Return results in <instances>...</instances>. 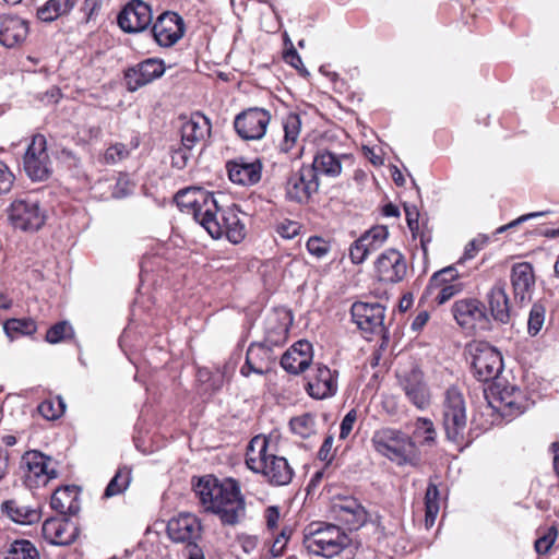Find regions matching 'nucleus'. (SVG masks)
I'll use <instances>...</instances> for the list:
<instances>
[{
	"label": "nucleus",
	"mask_w": 559,
	"mask_h": 559,
	"mask_svg": "<svg viewBox=\"0 0 559 559\" xmlns=\"http://www.w3.org/2000/svg\"><path fill=\"white\" fill-rule=\"evenodd\" d=\"M78 0H48L37 10V17L43 22H53L60 16L68 15Z\"/></svg>",
	"instance_id": "obj_35"
},
{
	"label": "nucleus",
	"mask_w": 559,
	"mask_h": 559,
	"mask_svg": "<svg viewBox=\"0 0 559 559\" xmlns=\"http://www.w3.org/2000/svg\"><path fill=\"white\" fill-rule=\"evenodd\" d=\"M1 512L11 521L21 525L35 524L41 516L40 511L37 508L25 506L15 499L2 502Z\"/></svg>",
	"instance_id": "obj_33"
},
{
	"label": "nucleus",
	"mask_w": 559,
	"mask_h": 559,
	"mask_svg": "<svg viewBox=\"0 0 559 559\" xmlns=\"http://www.w3.org/2000/svg\"><path fill=\"white\" fill-rule=\"evenodd\" d=\"M211 133V122L201 112H194L189 118H182L180 126L181 144L193 148Z\"/></svg>",
	"instance_id": "obj_25"
},
{
	"label": "nucleus",
	"mask_w": 559,
	"mask_h": 559,
	"mask_svg": "<svg viewBox=\"0 0 559 559\" xmlns=\"http://www.w3.org/2000/svg\"><path fill=\"white\" fill-rule=\"evenodd\" d=\"M347 160H352L350 155H336L330 151L322 150L316 154L313 163L309 167L313 168L314 176H318V173H320L329 177H337L342 173V164Z\"/></svg>",
	"instance_id": "obj_31"
},
{
	"label": "nucleus",
	"mask_w": 559,
	"mask_h": 559,
	"mask_svg": "<svg viewBox=\"0 0 559 559\" xmlns=\"http://www.w3.org/2000/svg\"><path fill=\"white\" fill-rule=\"evenodd\" d=\"M549 214V211H542V212H532V213H528V214H524L522 216H520L519 218L512 221L511 223L504 225V226H501L497 229V233L498 234H501L503 231H506L507 229L511 228V227H514V226H518L519 224L523 223V222H526L531 218H535V217H540V216H545Z\"/></svg>",
	"instance_id": "obj_59"
},
{
	"label": "nucleus",
	"mask_w": 559,
	"mask_h": 559,
	"mask_svg": "<svg viewBox=\"0 0 559 559\" xmlns=\"http://www.w3.org/2000/svg\"><path fill=\"white\" fill-rule=\"evenodd\" d=\"M51 457L33 450L24 453L21 460V467L25 469V483L32 487L40 483L46 485L50 479L58 476L55 468L49 467Z\"/></svg>",
	"instance_id": "obj_15"
},
{
	"label": "nucleus",
	"mask_w": 559,
	"mask_h": 559,
	"mask_svg": "<svg viewBox=\"0 0 559 559\" xmlns=\"http://www.w3.org/2000/svg\"><path fill=\"white\" fill-rule=\"evenodd\" d=\"M72 333V326L67 321H61L48 329L46 341L50 344H57Z\"/></svg>",
	"instance_id": "obj_49"
},
{
	"label": "nucleus",
	"mask_w": 559,
	"mask_h": 559,
	"mask_svg": "<svg viewBox=\"0 0 559 559\" xmlns=\"http://www.w3.org/2000/svg\"><path fill=\"white\" fill-rule=\"evenodd\" d=\"M278 341L272 340L269 334L263 343H252L247 349L246 361L240 368L243 377L250 373L265 374L272 368L275 360L272 345H278Z\"/></svg>",
	"instance_id": "obj_14"
},
{
	"label": "nucleus",
	"mask_w": 559,
	"mask_h": 559,
	"mask_svg": "<svg viewBox=\"0 0 559 559\" xmlns=\"http://www.w3.org/2000/svg\"><path fill=\"white\" fill-rule=\"evenodd\" d=\"M202 533V525L199 519L191 513L179 514L173 518L167 524V534L175 543H187V547L198 545Z\"/></svg>",
	"instance_id": "obj_20"
},
{
	"label": "nucleus",
	"mask_w": 559,
	"mask_h": 559,
	"mask_svg": "<svg viewBox=\"0 0 559 559\" xmlns=\"http://www.w3.org/2000/svg\"><path fill=\"white\" fill-rule=\"evenodd\" d=\"M5 334L10 338H14L17 335H31L36 332L37 326L35 321L31 319H10L3 325Z\"/></svg>",
	"instance_id": "obj_42"
},
{
	"label": "nucleus",
	"mask_w": 559,
	"mask_h": 559,
	"mask_svg": "<svg viewBox=\"0 0 559 559\" xmlns=\"http://www.w3.org/2000/svg\"><path fill=\"white\" fill-rule=\"evenodd\" d=\"M389 231L384 226H376L366 231L359 237L360 240H365L364 243L370 252L378 250L382 243L386 240Z\"/></svg>",
	"instance_id": "obj_46"
},
{
	"label": "nucleus",
	"mask_w": 559,
	"mask_h": 559,
	"mask_svg": "<svg viewBox=\"0 0 559 559\" xmlns=\"http://www.w3.org/2000/svg\"><path fill=\"white\" fill-rule=\"evenodd\" d=\"M165 73V64L162 60L150 58L124 72L126 86L129 92H135L139 88L152 83Z\"/></svg>",
	"instance_id": "obj_19"
},
{
	"label": "nucleus",
	"mask_w": 559,
	"mask_h": 559,
	"mask_svg": "<svg viewBox=\"0 0 559 559\" xmlns=\"http://www.w3.org/2000/svg\"><path fill=\"white\" fill-rule=\"evenodd\" d=\"M558 536V530L555 525L550 526L545 533L535 540V550L539 555H546L555 544Z\"/></svg>",
	"instance_id": "obj_50"
},
{
	"label": "nucleus",
	"mask_w": 559,
	"mask_h": 559,
	"mask_svg": "<svg viewBox=\"0 0 559 559\" xmlns=\"http://www.w3.org/2000/svg\"><path fill=\"white\" fill-rule=\"evenodd\" d=\"M13 181V174L10 171L9 167L0 160V194L9 192Z\"/></svg>",
	"instance_id": "obj_55"
},
{
	"label": "nucleus",
	"mask_w": 559,
	"mask_h": 559,
	"mask_svg": "<svg viewBox=\"0 0 559 559\" xmlns=\"http://www.w3.org/2000/svg\"><path fill=\"white\" fill-rule=\"evenodd\" d=\"M459 277V272L453 266H447L436 272L429 280V284L426 288V295H433L435 288L442 286L445 283L455 282Z\"/></svg>",
	"instance_id": "obj_43"
},
{
	"label": "nucleus",
	"mask_w": 559,
	"mask_h": 559,
	"mask_svg": "<svg viewBox=\"0 0 559 559\" xmlns=\"http://www.w3.org/2000/svg\"><path fill=\"white\" fill-rule=\"evenodd\" d=\"M399 382L408 401L419 409H426L430 404V391L423 371L413 366L399 376Z\"/></svg>",
	"instance_id": "obj_16"
},
{
	"label": "nucleus",
	"mask_w": 559,
	"mask_h": 559,
	"mask_svg": "<svg viewBox=\"0 0 559 559\" xmlns=\"http://www.w3.org/2000/svg\"><path fill=\"white\" fill-rule=\"evenodd\" d=\"M38 413L48 420H55L61 417L66 411L63 400L58 396L56 400L48 399L38 405Z\"/></svg>",
	"instance_id": "obj_44"
},
{
	"label": "nucleus",
	"mask_w": 559,
	"mask_h": 559,
	"mask_svg": "<svg viewBox=\"0 0 559 559\" xmlns=\"http://www.w3.org/2000/svg\"><path fill=\"white\" fill-rule=\"evenodd\" d=\"M350 543L348 535L334 524H320L305 536L304 546L309 554L332 558Z\"/></svg>",
	"instance_id": "obj_5"
},
{
	"label": "nucleus",
	"mask_w": 559,
	"mask_h": 559,
	"mask_svg": "<svg viewBox=\"0 0 559 559\" xmlns=\"http://www.w3.org/2000/svg\"><path fill=\"white\" fill-rule=\"evenodd\" d=\"M152 33L159 46L171 47L185 34L183 19L176 12L166 11L153 24Z\"/></svg>",
	"instance_id": "obj_18"
},
{
	"label": "nucleus",
	"mask_w": 559,
	"mask_h": 559,
	"mask_svg": "<svg viewBox=\"0 0 559 559\" xmlns=\"http://www.w3.org/2000/svg\"><path fill=\"white\" fill-rule=\"evenodd\" d=\"M453 317L464 329H485L488 319L484 305L477 299H461L452 308Z\"/></svg>",
	"instance_id": "obj_23"
},
{
	"label": "nucleus",
	"mask_w": 559,
	"mask_h": 559,
	"mask_svg": "<svg viewBox=\"0 0 559 559\" xmlns=\"http://www.w3.org/2000/svg\"><path fill=\"white\" fill-rule=\"evenodd\" d=\"M376 273L381 282L399 283L407 273V264L404 255L395 250L388 249L377 259Z\"/></svg>",
	"instance_id": "obj_22"
},
{
	"label": "nucleus",
	"mask_w": 559,
	"mask_h": 559,
	"mask_svg": "<svg viewBox=\"0 0 559 559\" xmlns=\"http://www.w3.org/2000/svg\"><path fill=\"white\" fill-rule=\"evenodd\" d=\"M312 360V345L301 340L288 348L281 358V366L292 374L305 371Z\"/></svg>",
	"instance_id": "obj_27"
},
{
	"label": "nucleus",
	"mask_w": 559,
	"mask_h": 559,
	"mask_svg": "<svg viewBox=\"0 0 559 559\" xmlns=\"http://www.w3.org/2000/svg\"><path fill=\"white\" fill-rule=\"evenodd\" d=\"M284 138L278 145L283 153H289L297 144L301 130V120L297 114H289L283 122Z\"/></svg>",
	"instance_id": "obj_36"
},
{
	"label": "nucleus",
	"mask_w": 559,
	"mask_h": 559,
	"mask_svg": "<svg viewBox=\"0 0 559 559\" xmlns=\"http://www.w3.org/2000/svg\"><path fill=\"white\" fill-rule=\"evenodd\" d=\"M131 193V186L128 180L119 179L112 190V197L121 199Z\"/></svg>",
	"instance_id": "obj_62"
},
{
	"label": "nucleus",
	"mask_w": 559,
	"mask_h": 559,
	"mask_svg": "<svg viewBox=\"0 0 559 559\" xmlns=\"http://www.w3.org/2000/svg\"><path fill=\"white\" fill-rule=\"evenodd\" d=\"M425 509V525L429 528L435 524L436 518L439 513V490L432 483L428 485L426 490Z\"/></svg>",
	"instance_id": "obj_40"
},
{
	"label": "nucleus",
	"mask_w": 559,
	"mask_h": 559,
	"mask_svg": "<svg viewBox=\"0 0 559 559\" xmlns=\"http://www.w3.org/2000/svg\"><path fill=\"white\" fill-rule=\"evenodd\" d=\"M441 421L449 441L460 447L466 443V401L463 393L455 386L449 388L444 393L441 407Z\"/></svg>",
	"instance_id": "obj_4"
},
{
	"label": "nucleus",
	"mask_w": 559,
	"mask_h": 559,
	"mask_svg": "<svg viewBox=\"0 0 559 559\" xmlns=\"http://www.w3.org/2000/svg\"><path fill=\"white\" fill-rule=\"evenodd\" d=\"M153 14L150 5L142 0H131L120 11L118 25L126 33H140L152 23Z\"/></svg>",
	"instance_id": "obj_17"
},
{
	"label": "nucleus",
	"mask_w": 559,
	"mask_h": 559,
	"mask_svg": "<svg viewBox=\"0 0 559 559\" xmlns=\"http://www.w3.org/2000/svg\"><path fill=\"white\" fill-rule=\"evenodd\" d=\"M474 376L478 381L496 379L503 369L501 353L488 342L474 341L466 347Z\"/></svg>",
	"instance_id": "obj_6"
},
{
	"label": "nucleus",
	"mask_w": 559,
	"mask_h": 559,
	"mask_svg": "<svg viewBox=\"0 0 559 559\" xmlns=\"http://www.w3.org/2000/svg\"><path fill=\"white\" fill-rule=\"evenodd\" d=\"M306 247L309 253L318 259L325 257L331 250L330 242L318 236L310 237Z\"/></svg>",
	"instance_id": "obj_51"
},
{
	"label": "nucleus",
	"mask_w": 559,
	"mask_h": 559,
	"mask_svg": "<svg viewBox=\"0 0 559 559\" xmlns=\"http://www.w3.org/2000/svg\"><path fill=\"white\" fill-rule=\"evenodd\" d=\"M50 507L62 515H75L80 511L79 489L76 486H64L55 490Z\"/></svg>",
	"instance_id": "obj_32"
},
{
	"label": "nucleus",
	"mask_w": 559,
	"mask_h": 559,
	"mask_svg": "<svg viewBox=\"0 0 559 559\" xmlns=\"http://www.w3.org/2000/svg\"><path fill=\"white\" fill-rule=\"evenodd\" d=\"M319 187V179L318 176H314L313 168L302 165L287 177L285 195L292 202L307 204L311 197L318 192Z\"/></svg>",
	"instance_id": "obj_12"
},
{
	"label": "nucleus",
	"mask_w": 559,
	"mask_h": 559,
	"mask_svg": "<svg viewBox=\"0 0 559 559\" xmlns=\"http://www.w3.org/2000/svg\"><path fill=\"white\" fill-rule=\"evenodd\" d=\"M9 219L15 229L35 233L44 226L46 214L38 201L21 199L12 202L9 209Z\"/></svg>",
	"instance_id": "obj_8"
},
{
	"label": "nucleus",
	"mask_w": 559,
	"mask_h": 559,
	"mask_svg": "<svg viewBox=\"0 0 559 559\" xmlns=\"http://www.w3.org/2000/svg\"><path fill=\"white\" fill-rule=\"evenodd\" d=\"M488 302L491 316L496 321L503 324L510 321V302L504 283H497L490 289Z\"/></svg>",
	"instance_id": "obj_34"
},
{
	"label": "nucleus",
	"mask_w": 559,
	"mask_h": 559,
	"mask_svg": "<svg viewBox=\"0 0 559 559\" xmlns=\"http://www.w3.org/2000/svg\"><path fill=\"white\" fill-rule=\"evenodd\" d=\"M300 231V225L297 222L285 221L277 226V233L281 237L293 239Z\"/></svg>",
	"instance_id": "obj_56"
},
{
	"label": "nucleus",
	"mask_w": 559,
	"mask_h": 559,
	"mask_svg": "<svg viewBox=\"0 0 559 559\" xmlns=\"http://www.w3.org/2000/svg\"><path fill=\"white\" fill-rule=\"evenodd\" d=\"M217 214L218 212H212V215L207 216L202 225L211 237L219 239L223 236H226V238L233 243H239L242 241L246 236V228L236 210L228 207L222 211L223 224H219Z\"/></svg>",
	"instance_id": "obj_11"
},
{
	"label": "nucleus",
	"mask_w": 559,
	"mask_h": 559,
	"mask_svg": "<svg viewBox=\"0 0 559 559\" xmlns=\"http://www.w3.org/2000/svg\"><path fill=\"white\" fill-rule=\"evenodd\" d=\"M131 483V469L127 466L118 468L115 476L110 479L103 493L104 499L123 493Z\"/></svg>",
	"instance_id": "obj_38"
},
{
	"label": "nucleus",
	"mask_w": 559,
	"mask_h": 559,
	"mask_svg": "<svg viewBox=\"0 0 559 559\" xmlns=\"http://www.w3.org/2000/svg\"><path fill=\"white\" fill-rule=\"evenodd\" d=\"M289 427L300 438H309L316 433V417L310 413L301 414L289 420Z\"/></svg>",
	"instance_id": "obj_39"
},
{
	"label": "nucleus",
	"mask_w": 559,
	"mask_h": 559,
	"mask_svg": "<svg viewBox=\"0 0 559 559\" xmlns=\"http://www.w3.org/2000/svg\"><path fill=\"white\" fill-rule=\"evenodd\" d=\"M334 519L347 526L349 531H356L368 521V512L365 507L353 497L337 499L332 506Z\"/></svg>",
	"instance_id": "obj_21"
},
{
	"label": "nucleus",
	"mask_w": 559,
	"mask_h": 559,
	"mask_svg": "<svg viewBox=\"0 0 559 559\" xmlns=\"http://www.w3.org/2000/svg\"><path fill=\"white\" fill-rule=\"evenodd\" d=\"M229 179L241 186H253L261 180L262 163L260 159L248 162L240 157L226 164Z\"/></svg>",
	"instance_id": "obj_26"
},
{
	"label": "nucleus",
	"mask_w": 559,
	"mask_h": 559,
	"mask_svg": "<svg viewBox=\"0 0 559 559\" xmlns=\"http://www.w3.org/2000/svg\"><path fill=\"white\" fill-rule=\"evenodd\" d=\"M357 419V412L350 409L343 418L340 429V438L346 439L353 430V426Z\"/></svg>",
	"instance_id": "obj_57"
},
{
	"label": "nucleus",
	"mask_w": 559,
	"mask_h": 559,
	"mask_svg": "<svg viewBox=\"0 0 559 559\" xmlns=\"http://www.w3.org/2000/svg\"><path fill=\"white\" fill-rule=\"evenodd\" d=\"M486 242L487 238L483 236L471 240L465 247L463 259H473L476 253L484 248Z\"/></svg>",
	"instance_id": "obj_58"
},
{
	"label": "nucleus",
	"mask_w": 559,
	"mask_h": 559,
	"mask_svg": "<svg viewBox=\"0 0 559 559\" xmlns=\"http://www.w3.org/2000/svg\"><path fill=\"white\" fill-rule=\"evenodd\" d=\"M192 148H187L183 145L175 150L171 154V165L178 169H182L187 166L191 157Z\"/></svg>",
	"instance_id": "obj_54"
},
{
	"label": "nucleus",
	"mask_w": 559,
	"mask_h": 559,
	"mask_svg": "<svg viewBox=\"0 0 559 559\" xmlns=\"http://www.w3.org/2000/svg\"><path fill=\"white\" fill-rule=\"evenodd\" d=\"M4 559H39L36 547L26 539L14 540Z\"/></svg>",
	"instance_id": "obj_41"
},
{
	"label": "nucleus",
	"mask_w": 559,
	"mask_h": 559,
	"mask_svg": "<svg viewBox=\"0 0 559 559\" xmlns=\"http://www.w3.org/2000/svg\"><path fill=\"white\" fill-rule=\"evenodd\" d=\"M332 445H333V437L332 436H328L319 452H318V456L321 461H325V462H331L332 459H333V454H332Z\"/></svg>",
	"instance_id": "obj_61"
},
{
	"label": "nucleus",
	"mask_w": 559,
	"mask_h": 559,
	"mask_svg": "<svg viewBox=\"0 0 559 559\" xmlns=\"http://www.w3.org/2000/svg\"><path fill=\"white\" fill-rule=\"evenodd\" d=\"M41 532L44 538L56 546L70 545L79 535L76 525L66 518L47 519L43 524Z\"/></svg>",
	"instance_id": "obj_24"
},
{
	"label": "nucleus",
	"mask_w": 559,
	"mask_h": 559,
	"mask_svg": "<svg viewBox=\"0 0 559 559\" xmlns=\"http://www.w3.org/2000/svg\"><path fill=\"white\" fill-rule=\"evenodd\" d=\"M100 8V0H83L82 11L85 13L87 20L92 19L93 14Z\"/></svg>",
	"instance_id": "obj_64"
},
{
	"label": "nucleus",
	"mask_w": 559,
	"mask_h": 559,
	"mask_svg": "<svg viewBox=\"0 0 559 559\" xmlns=\"http://www.w3.org/2000/svg\"><path fill=\"white\" fill-rule=\"evenodd\" d=\"M306 390L309 395L317 400L333 396L337 391L335 374L326 366L318 365L316 373L308 381Z\"/></svg>",
	"instance_id": "obj_29"
},
{
	"label": "nucleus",
	"mask_w": 559,
	"mask_h": 559,
	"mask_svg": "<svg viewBox=\"0 0 559 559\" xmlns=\"http://www.w3.org/2000/svg\"><path fill=\"white\" fill-rule=\"evenodd\" d=\"M546 309L542 304H534L531 308L527 321V332L531 336H536L544 326Z\"/></svg>",
	"instance_id": "obj_47"
},
{
	"label": "nucleus",
	"mask_w": 559,
	"mask_h": 559,
	"mask_svg": "<svg viewBox=\"0 0 559 559\" xmlns=\"http://www.w3.org/2000/svg\"><path fill=\"white\" fill-rule=\"evenodd\" d=\"M500 402L504 416H516L524 412V396L516 386L506 388L500 392Z\"/></svg>",
	"instance_id": "obj_37"
},
{
	"label": "nucleus",
	"mask_w": 559,
	"mask_h": 559,
	"mask_svg": "<svg viewBox=\"0 0 559 559\" xmlns=\"http://www.w3.org/2000/svg\"><path fill=\"white\" fill-rule=\"evenodd\" d=\"M130 154V150L123 143H115L110 145L105 154L104 159L106 164H117L126 159Z\"/></svg>",
	"instance_id": "obj_52"
},
{
	"label": "nucleus",
	"mask_w": 559,
	"mask_h": 559,
	"mask_svg": "<svg viewBox=\"0 0 559 559\" xmlns=\"http://www.w3.org/2000/svg\"><path fill=\"white\" fill-rule=\"evenodd\" d=\"M372 443L377 452L399 465L417 466L420 462L415 441L400 430L381 429L373 435Z\"/></svg>",
	"instance_id": "obj_3"
},
{
	"label": "nucleus",
	"mask_w": 559,
	"mask_h": 559,
	"mask_svg": "<svg viewBox=\"0 0 559 559\" xmlns=\"http://www.w3.org/2000/svg\"><path fill=\"white\" fill-rule=\"evenodd\" d=\"M46 144L45 136L36 134L25 152L23 158L24 170L33 181H45L52 174L51 160Z\"/></svg>",
	"instance_id": "obj_9"
},
{
	"label": "nucleus",
	"mask_w": 559,
	"mask_h": 559,
	"mask_svg": "<svg viewBox=\"0 0 559 559\" xmlns=\"http://www.w3.org/2000/svg\"><path fill=\"white\" fill-rule=\"evenodd\" d=\"M265 519L269 528L276 527L280 520V511L277 507H269L265 511Z\"/></svg>",
	"instance_id": "obj_63"
},
{
	"label": "nucleus",
	"mask_w": 559,
	"mask_h": 559,
	"mask_svg": "<svg viewBox=\"0 0 559 559\" xmlns=\"http://www.w3.org/2000/svg\"><path fill=\"white\" fill-rule=\"evenodd\" d=\"M436 429L432 420L418 418L415 423L414 437L420 440L421 444L431 445L436 440Z\"/></svg>",
	"instance_id": "obj_45"
},
{
	"label": "nucleus",
	"mask_w": 559,
	"mask_h": 559,
	"mask_svg": "<svg viewBox=\"0 0 559 559\" xmlns=\"http://www.w3.org/2000/svg\"><path fill=\"white\" fill-rule=\"evenodd\" d=\"M193 491L205 512L216 514L223 525H236L246 515V503L235 479L219 483L217 478L203 476L193 484Z\"/></svg>",
	"instance_id": "obj_1"
},
{
	"label": "nucleus",
	"mask_w": 559,
	"mask_h": 559,
	"mask_svg": "<svg viewBox=\"0 0 559 559\" xmlns=\"http://www.w3.org/2000/svg\"><path fill=\"white\" fill-rule=\"evenodd\" d=\"M28 34L27 22L16 15L0 14V44L13 48L22 44Z\"/></svg>",
	"instance_id": "obj_28"
},
{
	"label": "nucleus",
	"mask_w": 559,
	"mask_h": 559,
	"mask_svg": "<svg viewBox=\"0 0 559 559\" xmlns=\"http://www.w3.org/2000/svg\"><path fill=\"white\" fill-rule=\"evenodd\" d=\"M271 121L270 112L264 108L252 107L238 114L234 127L243 140H260L264 136Z\"/></svg>",
	"instance_id": "obj_13"
},
{
	"label": "nucleus",
	"mask_w": 559,
	"mask_h": 559,
	"mask_svg": "<svg viewBox=\"0 0 559 559\" xmlns=\"http://www.w3.org/2000/svg\"><path fill=\"white\" fill-rule=\"evenodd\" d=\"M462 288L463 285L461 283H445L442 286L435 288V294L432 296L437 305L440 306L449 301L456 294H459L462 290ZM424 296L427 297L428 295H426L425 293Z\"/></svg>",
	"instance_id": "obj_48"
},
{
	"label": "nucleus",
	"mask_w": 559,
	"mask_h": 559,
	"mask_svg": "<svg viewBox=\"0 0 559 559\" xmlns=\"http://www.w3.org/2000/svg\"><path fill=\"white\" fill-rule=\"evenodd\" d=\"M246 465L252 472L262 474L272 486H286L294 476V469L284 456L269 452V439L263 436H255L249 442Z\"/></svg>",
	"instance_id": "obj_2"
},
{
	"label": "nucleus",
	"mask_w": 559,
	"mask_h": 559,
	"mask_svg": "<svg viewBox=\"0 0 559 559\" xmlns=\"http://www.w3.org/2000/svg\"><path fill=\"white\" fill-rule=\"evenodd\" d=\"M350 314L366 340L384 331L385 308L379 302L356 301L350 308Z\"/></svg>",
	"instance_id": "obj_10"
},
{
	"label": "nucleus",
	"mask_w": 559,
	"mask_h": 559,
	"mask_svg": "<svg viewBox=\"0 0 559 559\" xmlns=\"http://www.w3.org/2000/svg\"><path fill=\"white\" fill-rule=\"evenodd\" d=\"M365 240H360L359 238L350 246L349 249V258L353 263L360 264L362 263L368 254L371 252L368 250L366 245L364 243Z\"/></svg>",
	"instance_id": "obj_53"
},
{
	"label": "nucleus",
	"mask_w": 559,
	"mask_h": 559,
	"mask_svg": "<svg viewBox=\"0 0 559 559\" xmlns=\"http://www.w3.org/2000/svg\"><path fill=\"white\" fill-rule=\"evenodd\" d=\"M511 283L515 300L520 302L528 300L535 285L532 264L528 262L514 264L511 270Z\"/></svg>",
	"instance_id": "obj_30"
},
{
	"label": "nucleus",
	"mask_w": 559,
	"mask_h": 559,
	"mask_svg": "<svg viewBox=\"0 0 559 559\" xmlns=\"http://www.w3.org/2000/svg\"><path fill=\"white\" fill-rule=\"evenodd\" d=\"M404 211L406 215L407 225L409 229L413 231L415 228H418V210L415 205L404 203Z\"/></svg>",
	"instance_id": "obj_60"
},
{
	"label": "nucleus",
	"mask_w": 559,
	"mask_h": 559,
	"mask_svg": "<svg viewBox=\"0 0 559 559\" xmlns=\"http://www.w3.org/2000/svg\"><path fill=\"white\" fill-rule=\"evenodd\" d=\"M175 202L182 212L191 213L201 226L212 212H218V200L215 194L198 187L178 191Z\"/></svg>",
	"instance_id": "obj_7"
}]
</instances>
